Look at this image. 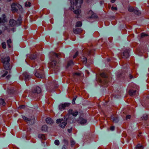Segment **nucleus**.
I'll list each match as a JSON object with an SVG mask.
<instances>
[{
  "label": "nucleus",
  "mask_w": 149,
  "mask_h": 149,
  "mask_svg": "<svg viewBox=\"0 0 149 149\" xmlns=\"http://www.w3.org/2000/svg\"><path fill=\"white\" fill-rule=\"evenodd\" d=\"M1 45H2V48L3 49H5L6 48V43L5 42H3L1 44Z\"/></svg>",
  "instance_id": "obj_32"
},
{
  "label": "nucleus",
  "mask_w": 149,
  "mask_h": 149,
  "mask_svg": "<svg viewBox=\"0 0 149 149\" xmlns=\"http://www.w3.org/2000/svg\"><path fill=\"white\" fill-rule=\"evenodd\" d=\"M6 103L4 99L2 98L0 99V106H4L5 105Z\"/></svg>",
  "instance_id": "obj_22"
},
{
  "label": "nucleus",
  "mask_w": 149,
  "mask_h": 149,
  "mask_svg": "<svg viewBox=\"0 0 149 149\" xmlns=\"http://www.w3.org/2000/svg\"><path fill=\"white\" fill-rule=\"evenodd\" d=\"M22 118L23 119L27 122H29L30 121H32L33 122V123H34V121H35L34 118L33 119H30L27 118L25 116H22Z\"/></svg>",
  "instance_id": "obj_15"
},
{
  "label": "nucleus",
  "mask_w": 149,
  "mask_h": 149,
  "mask_svg": "<svg viewBox=\"0 0 149 149\" xmlns=\"http://www.w3.org/2000/svg\"><path fill=\"white\" fill-rule=\"evenodd\" d=\"M75 143V142L73 140H71V144L72 146H74Z\"/></svg>",
  "instance_id": "obj_37"
},
{
  "label": "nucleus",
  "mask_w": 149,
  "mask_h": 149,
  "mask_svg": "<svg viewBox=\"0 0 149 149\" xmlns=\"http://www.w3.org/2000/svg\"><path fill=\"white\" fill-rule=\"evenodd\" d=\"M7 43L8 48H10L11 47L10 44L12 43V41L10 39H9L7 40Z\"/></svg>",
  "instance_id": "obj_25"
},
{
  "label": "nucleus",
  "mask_w": 149,
  "mask_h": 149,
  "mask_svg": "<svg viewBox=\"0 0 149 149\" xmlns=\"http://www.w3.org/2000/svg\"><path fill=\"white\" fill-rule=\"evenodd\" d=\"M59 141L58 140H55L54 141V143L55 145H59Z\"/></svg>",
  "instance_id": "obj_36"
},
{
  "label": "nucleus",
  "mask_w": 149,
  "mask_h": 149,
  "mask_svg": "<svg viewBox=\"0 0 149 149\" xmlns=\"http://www.w3.org/2000/svg\"><path fill=\"white\" fill-rule=\"evenodd\" d=\"M11 77V75L10 74L6 76V78H7V79H9Z\"/></svg>",
  "instance_id": "obj_45"
},
{
  "label": "nucleus",
  "mask_w": 149,
  "mask_h": 149,
  "mask_svg": "<svg viewBox=\"0 0 149 149\" xmlns=\"http://www.w3.org/2000/svg\"><path fill=\"white\" fill-rule=\"evenodd\" d=\"M131 118V116L130 115H127L126 116V119H130Z\"/></svg>",
  "instance_id": "obj_42"
},
{
  "label": "nucleus",
  "mask_w": 149,
  "mask_h": 149,
  "mask_svg": "<svg viewBox=\"0 0 149 149\" xmlns=\"http://www.w3.org/2000/svg\"><path fill=\"white\" fill-rule=\"evenodd\" d=\"M70 1L72 5L70 8L71 10H72L77 9L74 11V13L77 15L76 16L77 18H79V14L81 13V11L79 8H81L83 0H74H74H70Z\"/></svg>",
  "instance_id": "obj_1"
},
{
  "label": "nucleus",
  "mask_w": 149,
  "mask_h": 149,
  "mask_svg": "<svg viewBox=\"0 0 149 149\" xmlns=\"http://www.w3.org/2000/svg\"><path fill=\"white\" fill-rule=\"evenodd\" d=\"M129 77L130 78V79H132L133 78V76L131 74L129 75Z\"/></svg>",
  "instance_id": "obj_49"
},
{
  "label": "nucleus",
  "mask_w": 149,
  "mask_h": 149,
  "mask_svg": "<svg viewBox=\"0 0 149 149\" xmlns=\"http://www.w3.org/2000/svg\"><path fill=\"white\" fill-rule=\"evenodd\" d=\"M79 60L81 61H83L84 63H86L87 62V58L84 56H83V58H81L79 59Z\"/></svg>",
  "instance_id": "obj_23"
},
{
  "label": "nucleus",
  "mask_w": 149,
  "mask_h": 149,
  "mask_svg": "<svg viewBox=\"0 0 149 149\" xmlns=\"http://www.w3.org/2000/svg\"><path fill=\"white\" fill-rule=\"evenodd\" d=\"M72 128H71L70 129H68V131L69 133H70L72 131Z\"/></svg>",
  "instance_id": "obj_44"
},
{
  "label": "nucleus",
  "mask_w": 149,
  "mask_h": 149,
  "mask_svg": "<svg viewBox=\"0 0 149 149\" xmlns=\"http://www.w3.org/2000/svg\"><path fill=\"white\" fill-rule=\"evenodd\" d=\"M31 78V76L30 74L27 72H24L22 76L19 77V79L20 80L24 79L25 81H28Z\"/></svg>",
  "instance_id": "obj_6"
},
{
  "label": "nucleus",
  "mask_w": 149,
  "mask_h": 149,
  "mask_svg": "<svg viewBox=\"0 0 149 149\" xmlns=\"http://www.w3.org/2000/svg\"><path fill=\"white\" fill-rule=\"evenodd\" d=\"M31 3L29 2H26L25 3V6L26 7H30L31 6Z\"/></svg>",
  "instance_id": "obj_30"
},
{
  "label": "nucleus",
  "mask_w": 149,
  "mask_h": 149,
  "mask_svg": "<svg viewBox=\"0 0 149 149\" xmlns=\"http://www.w3.org/2000/svg\"><path fill=\"white\" fill-rule=\"evenodd\" d=\"M78 122L81 125H84L87 122V120L82 117H80L78 120Z\"/></svg>",
  "instance_id": "obj_14"
},
{
  "label": "nucleus",
  "mask_w": 149,
  "mask_h": 149,
  "mask_svg": "<svg viewBox=\"0 0 149 149\" xmlns=\"http://www.w3.org/2000/svg\"><path fill=\"white\" fill-rule=\"evenodd\" d=\"M78 52H76L73 56V58H75L78 55Z\"/></svg>",
  "instance_id": "obj_40"
},
{
  "label": "nucleus",
  "mask_w": 149,
  "mask_h": 149,
  "mask_svg": "<svg viewBox=\"0 0 149 149\" xmlns=\"http://www.w3.org/2000/svg\"><path fill=\"white\" fill-rule=\"evenodd\" d=\"M111 120L115 123H117L118 121V118L116 116L113 117L111 118Z\"/></svg>",
  "instance_id": "obj_20"
},
{
  "label": "nucleus",
  "mask_w": 149,
  "mask_h": 149,
  "mask_svg": "<svg viewBox=\"0 0 149 149\" xmlns=\"http://www.w3.org/2000/svg\"><path fill=\"white\" fill-rule=\"evenodd\" d=\"M147 36V35L145 33H141V37L142 38H143L145 36Z\"/></svg>",
  "instance_id": "obj_38"
},
{
  "label": "nucleus",
  "mask_w": 149,
  "mask_h": 149,
  "mask_svg": "<svg viewBox=\"0 0 149 149\" xmlns=\"http://www.w3.org/2000/svg\"><path fill=\"white\" fill-rule=\"evenodd\" d=\"M25 107V106L24 105H21L19 107V108L22 109H24Z\"/></svg>",
  "instance_id": "obj_46"
},
{
  "label": "nucleus",
  "mask_w": 149,
  "mask_h": 149,
  "mask_svg": "<svg viewBox=\"0 0 149 149\" xmlns=\"http://www.w3.org/2000/svg\"><path fill=\"white\" fill-rule=\"evenodd\" d=\"M3 18H0V24L2 23L3 24L6 22V16L5 14H3L2 15Z\"/></svg>",
  "instance_id": "obj_17"
},
{
  "label": "nucleus",
  "mask_w": 149,
  "mask_h": 149,
  "mask_svg": "<svg viewBox=\"0 0 149 149\" xmlns=\"http://www.w3.org/2000/svg\"><path fill=\"white\" fill-rule=\"evenodd\" d=\"M68 113L69 116L70 115H72L74 117H75L78 115V112L76 110H73L70 109L68 111Z\"/></svg>",
  "instance_id": "obj_11"
},
{
  "label": "nucleus",
  "mask_w": 149,
  "mask_h": 149,
  "mask_svg": "<svg viewBox=\"0 0 149 149\" xmlns=\"http://www.w3.org/2000/svg\"><path fill=\"white\" fill-rule=\"evenodd\" d=\"M136 148V149H143V147L142 145L139 144H138Z\"/></svg>",
  "instance_id": "obj_28"
},
{
  "label": "nucleus",
  "mask_w": 149,
  "mask_h": 149,
  "mask_svg": "<svg viewBox=\"0 0 149 149\" xmlns=\"http://www.w3.org/2000/svg\"><path fill=\"white\" fill-rule=\"evenodd\" d=\"M134 13L137 15H139L141 14L140 11L134 9L133 12Z\"/></svg>",
  "instance_id": "obj_27"
},
{
  "label": "nucleus",
  "mask_w": 149,
  "mask_h": 149,
  "mask_svg": "<svg viewBox=\"0 0 149 149\" xmlns=\"http://www.w3.org/2000/svg\"><path fill=\"white\" fill-rule=\"evenodd\" d=\"M110 130L113 131L115 129V127L114 126H111L110 127Z\"/></svg>",
  "instance_id": "obj_43"
},
{
  "label": "nucleus",
  "mask_w": 149,
  "mask_h": 149,
  "mask_svg": "<svg viewBox=\"0 0 149 149\" xmlns=\"http://www.w3.org/2000/svg\"><path fill=\"white\" fill-rule=\"evenodd\" d=\"M115 1L116 0H111V2L112 3H113L115 2Z\"/></svg>",
  "instance_id": "obj_50"
},
{
  "label": "nucleus",
  "mask_w": 149,
  "mask_h": 149,
  "mask_svg": "<svg viewBox=\"0 0 149 149\" xmlns=\"http://www.w3.org/2000/svg\"><path fill=\"white\" fill-rule=\"evenodd\" d=\"M81 72H75L74 73L73 75H78V76H80L81 75Z\"/></svg>",
  "instance_id": "obj_39"
},
{
  "label": "nucleus",
  "mask_w": 149,
  "mask_h": 149,
  "mask_svg": "<svg viewBox=\"0 0 149 149\" xmlns=\"http://www.w3.org/2000/svg\"><path fill=\"white\" fill-rule=\"evenodd\" d=\"M129 94L131 96H134L135 95L136 93V90H133L132 89H130V90Z\"/></svg>",
  "instance_id": "obj_16"
},
{
  "label": "nucleus",
  "mask_w": 149,
  "mask_h": 149,
  "mask_svg": "<svg viewBox=\"0 0 149 149\" xmlns=\"http://www.w3.org/2000/svg\"><path fill=\"white\" fill-rule=\"evenodd\" d=\"M74 64V63L73 61L72 60L69 61L68 63V65L69 66Z\"/></svg>",
  "instance_id": "obj_29"
},
{
  "label": "nucleus",
  "mask_w": 149,
  "mask_h": 149,
  "mask_svg": "<svg viewBox=\"0 0 149 149\" xmlns=\"http://www.w3.org/2000/svg\"><path fill=\"white\" fill-rule=\"evenodd\" d=\"M9 23L12 26H15L16 25L19 26L22 23V18L21 16H19L18 18L17 21L14 19H10Z\"/></svg>",
  "instance_id": "obj_4"
},
{
  "label": "nucleus",
  "mask_w": 149,
  "mask_h": 149,
  "mask_svg": "<svg viewBox=\"0 0 149 149\" xmlns=\"http://www.w3.org/2000/svg\"><path fill=\"white\" fill-rule=\"evenodd\" d=\"M111 10H117V8L116 7H113V6H112V7H111Z\"/></svg>",
  "instance_id": "obj_41"
},
{
  "label": "nucleus",
  "mask_w": 149,
  "mask_h": 149,
  "mask_svg": "<svg viewBox=\"0 0 149 149\" xmlns=\"http://www.w3.org/2000/svg\"><path fill=\"white\" fill-rule=\"evenodd\" d=\"M100 76L102 78V79H100V82L106 86H107V84L109 82V78L108 77L107 74L105 72H103L100 74Z\"/></svg>",
  "instance_id": "obj_5"
},
{
  "label": "nucleus",
  "mask_w": 149,
  "mask_h": 149,
  "mask_svg": "<svg viewBox=\"0 0 149 149\" xmlns=\"http://www.w3.org/2000/svg\"><path fill=\"white\" fill-rule=\"evenodd\" d=\"M2 33V32L0 30V35H1Z\"/></svg>",
  "instance_id": "obj_52"
},
{
  "label": "nucleus",
  "mask_w": 149,
  "mask_h": 149,
  "mask_svg": "<svg viewBox=\"0 0 149 149\" xmlns=\"http://www.w3.org/2000/svg\"><path fill=\"white\" fill-rule=\"evenodd\" d=\"M76 98H74L72 100V103L73 104H74L75 103V101L76 99Z\"/></svg>",
  "instance_id": "obj_47"
},
{
  "label": "nucleus",
  "mask_w": 149,
  "mask_h": 149,
  "mask_svg": "<svg viewBox=\"0 0 149 149\" xmlns=\"http://www.w3.org/2000/svg\"><path fill=\"white\" fill-rule=\"evenodd\" d=\"M65 149V147H64V146H63V148H62V149Z\"/></svg>",
  "instance_id": "obj_53"
},
{
  "label": "nucleus",
  "mask_w": 149,
  "mask_h": 149,
  "mask_svg": "<svg viewBox=\"0 0 149 149\" xmlns=\"http://www.w3.org/2000/svg\"><path fill=\"white\" fill-rule=\"evenodd\" d=\"M8 1H10L11 0H7Z\"/></svg>",
  "instance_id": "obj_55"
},
{
  "label": "nucleus",
  "mask_w": 149,
  "mask_h": 149,
  "mask_svg": "<svg viewBox=\"0 0 149 149\" xmlns=\"http://www.w3.org/2000/svg\"><path fill=\"white\" fill-rule=\"evenodd\" d=\"M10 72H10V71H9V73H10Z\"/></svg>",
  "instance_id": "obj_56"
},
{
  "label": "nucleus",
  "mask_w": 149,
  "mask_h": 149,
  "mask_svg": "<svg viewBox=\"0 0 149 149\" xmlns=\"http://www.w3.org/2000/svg\"><path fill=\"white\" fill-rule=\"evenodd\" d=\"M92 11L91 10H90L89 11V13H92Z\"/></svg>",
  "instance_id": "obj_54"
},
{
  "label": "nucleus",
  "mask_w": 149,
  "mask_h": 149,
  "mask_svg": "<svg viewBox=\"0 0 149 149\" xmlns=\"http://www.w3.org/2000/svg\"><path fill=\"white\" fill-rule=\"evenodd\" d=\"M94 17V15L93 14H92V15L91 16V17Z\"/></svg>",
  "instance_id": "obj_51"
},
{
  "label": "nucleus",
  "mask_w": 149,
  "mask_h": 149,
  "mask_svg": "<svg viewBox=\"0 0 149 149\" xmlns=\"http://www.w3.org/2000/svg\"><path fill=\"white\" fill-rule=\"evenodd\" d=\"M69 105V103H67L60 104L58 106L59 109L60 111L63 110L65 109V107H68Z\"/></svg>",
  "instance_id": "obj_12"
},
{
  "label": "nucleus",
  "mask_w": 149,
  "mask_h": 149,
  "mask_svg": "<svg viewBox=\"0 0 149 149\" xmlns=\"http://www.w3.org/2000/svg\"><path fill=\"white\" fill-rule=\"evenodd\" d=\"M38 137L39 138H40L42 140H45L46 139V137L45 134H39L38 135Z\"/></svg>",
  "instance_id": "obj_21"
},
{
  "label": "nucleus",
  "mask_w": 149,
  "mask_h": 149,
  "mask_svg": "<svg viewBox=\"0 0 149 149\" xmlns=\"http://www.w3.org/2000/svg\"><path fill=\"white\" fill-rule=\"evenodd\" d=\"M134 9L133 7L130 6L128 8V10L131 12H133Z\"/></svg>",
  "instance_id": "obj_31"
},
{
  "label": "nucleus",
  "mask_w": 149,
  "mask_h": 149,
  "mask_svg": "<svg viewBox=\"0 0 149 149\" xmlns=\"http://www.w3.org/2000/svg\"><path fill=\"white\" fill-rule=\"evenodd\" d=\"M82 22L81 21H78L76 23V26L77 27H80L82 26Z\"/></svg>",
  "instance_id": "obj_26"
},
{
  "label": "nucleus",
  "mask_w": 149,
  "mask_h": 149,
  "mask_svg": "<svg viewBox=\"0 0 149 149\" xmlns=\"http://www.w3.org/2000/svg\"><path fill=\"white\" fill-rule=\"evenodd\" d=\"M4 72V73L1 76L2 77H5L8 74V72L7 71H5Z\"/></svg>",
  "instance_id": "obj_35"
},
{
  "label": "nucleus",
  "mask_w": 149,
  "mask_h": 149,
  "mask_svg": "<svg viewBox=\"0 0 149 149\" xmlns=\"http://www.w3.org/2000/svg\"><path fill=\"white\" fill-rule=\"evenodd\" d=\"M31 130V128H27V133L28 134L29 133L28 132L30 131Z\"/></svg>",
  "instance_id": "obj_48"
},
{
  "label": "nucleus",
  "mask_w": 149,
  "mask_h": 149,
  "mask_svg": "<svg viewBox=\"0 0 149 149\" xmlns=\"http://www.w3.org/2000/svg\"><path fill=\"white\" fill-rule=\"evenodd\" d=\"M36 55H31L30 56V58L32 59H35L36 58Z\"/></svg>",
  "instance_id": "obj_34"
},
{
  "label": "nucleus",
  "mask_w": 149,
  "mask_h": 149,
  "mask_svg": "<svg viewBox=\"0 0 149 149\" xmlns=\"http://www.w3.org/2000/svg\"><path fill=\"white\" fill-rule=\"evenodd\" d=\"M32 91L33 93L39 94L41 92V88L40 87L37 86L34 89H33Z\"/></svg>",
  "instance_id": "obj_13"
},
{
  "label": "nucleus",
  "mask_w": 149,
  "mask_h": 149,
  "mask_svg": "<svg viewBox=\"0 0 149 149\" xmlns=\"http://www.w3.org/2000/svg\"><path fill=\"white\" fill-rule=\"evenodd\" d=\"M48 127L46 125H43L41 128V130L42 131H46L47 130Z\"/></svg>",
  "instance_id": "obj_24"
},
{
  "label": "nucleus",
  "mask_w": 149,
  "mask_h": 149,
  "mask_svg": "<svg viewBox=\"0 0 149 149\" xmlns=\"http://www.w3.org/2000/svg\"><path fill=\"white\" fill-rule=\"evenodd\" d=\"M35 76L37 77L42 78L44 77V72L42 68L37 70L35 73Z\"/></svg>",
  "instance_id": "obj_8"
},
{
  "label": "nucleus",
  "mask_w": 149,
  "mask_h": 149,
  "mask_svg": "<svg viewBox=\"0 0 149 149\" xmlns=\"http://www.w3.org/2000/svg\"><path fill=\"white\" fill-rule=\"evenodd\" d=\"M142 118L143 119H144L145 120H147L148 119V116L146 114H144L143 115Z\"/></svg>",
  "instance_id": "obj_33"
},
{
  "label": "nucleus",
  "mask_w": 149,
  "mask_h": 149,
  "mask_svg": "<svg viewBox=\"0 0 149 149\" xmlns=\"http://www.w3.org/2000/svg\"><path fill=\"white\" fill-rule=\"evenodd\" d=\"M46 123L49 124H52L53 123V120L50 118H47L46 119Z\"/></svg>",
  "instance_id": "obj_19"
},
{
  "label": "nucleus",
  "mask_w": 149,
  "mask_h": 149,
  "mask_svg": "<svg viewBox=\"0 0 149 149\" xmlns=\"http://www.w3.org/2000/svg\"><path fill=\"white\" fill-rule=\"evenodd\" d=\"M82 31V29L80 28H77L76 29H73V31L74 33L76 34H79Z\"/></svg>",
  "instance_id": "obj_18"
},
{
  "label": "nucleus",
  "mask_w": 149,
  "mask_h": 149,
  "mask_svg": "<svg viewBox=\"0 0 149 149\" xmlns=\"http://www.w3.org/2000/svg\"><path fill=\"white\" fill-rule=\"evenodd\" d=\"M11 7L12 10L14 12H17L18 10L17 7L19 8H20V7L22 8L21 6L14 3L11 5Z\"/></svg>",
  "instance_id": "obj_9"
},
{
  "label": "nucleus",
  "mask_w": 149,
  "mask_h": 149,
  "mask_svg": "<svg viewBox=\"0 0 149 149\" xmlns=\"http://www.w3.org/2000/svg\"><path fill=\"white\" fill-rule=\"evenodd\" d=\"M67 118H64L63 121L61 123L63 120V119H58L56 120V123L58 124L61 123L59 125V126L62 128H64L67 124Z\"/></svg>",
  "instance_id": "obj_7"
},
{
  "label": "nucleus",
  "mask_w": 149,
  "mask_h": 149,
  "mask_svg": "<svg viewBox=\"0 0 149 149\" xmlns=\"http://www.w3.org/2000/svg\"><path fill=\"white\" fill-rule=\"evenodd\" d=\"M50 54L52 55L51 58L52 62L49 64V66L50 68H52L55 70L57 71L59 67L56 60L58 59L60 57L61 54L60 53H56L54 52H52Z\"/></svg>",
  "instance_id": "obj_2"
},
{
  "label": "nucleus",
  "mask_w": 149,
  "mask_h": 149,
  "mask_svg": "<svg viewBox=\"0 0 149 149\" xmlns=\"http://www.w3.org/2000/svg\"><path fill=\"white\" fill-rule=\"evenodd\" d=\"M130 48H128L124 50L123 53L122 57L124 58H127L129 57L130 56Z\"/></svg>",
  "instance_id": "obj_10"
},
{
  "label": "nucleus",
  "mask_w": 149,
  "mask_h": 149,
  "mask_svg": "<svg viewBox=\"0 0 149 149\" xmlns=\"http://www.w3.org/2000/svg\"><path fill=\"white\" fill-rule=\"evenodd\" d=\"M2 62L3 63V67L7 70H10L12 65L10 63V58L9 56H6L2 58L1 59Z\"/></svg>",
  "instance_id": "obj_3"
}]
</instances>
